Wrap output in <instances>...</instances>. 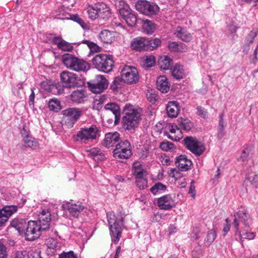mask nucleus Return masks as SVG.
I'll list each match as a JSON object with an SVG mask.
<instances>
[{
	"label": "nucleus",
	"mask_w": 258,
	"mask_h": 258,
	"mask_svg": "<svg viewBox=\"0 0 258 258\" xmlns=\"http://www.w3.org/2000/svg\"><path fill=\"white\" fill-rule=\"evenodd\" d=\"M18 211L16 205H6L0 209V227L5 226L10 217Z\"/></svg>",
	"instance_id": "dca6fc26"
},
{
	"label": "nucleus",
	"mask_w": 258,
	"mask_h": 258,
	"mask_svg": "<svg viewBox=\"0 0 258 258\" xmlns=\"http://www.w3.org/2000/svg\"><path fill=\"white\" fill-rule=\"evenodd\" d=\"M41 86L47 91L52 93L55 95H60L64 93V87L63 85L59 83H51L50 84L48 83L44 82L41 83Z\"/></svg>",
	"instance_id": "5701e85b"
},
{
	"label": "nucleus",
	"mask_w": 258,
	"mask_h": 258,
	"mask_svg": "<svg viewBox=\"0 0 258 258\" xmlns=\"http://www.w3.org/2000/svg\"><path fill=\"white\" fill-rule=\"evenodd\" d=\"M45 244L47 247L49 249L55 250L57 247H58L59 242H57V240L53 238H49L46 240Z\"/></svg>",
	"instance_id": "8fccbe9b"
},
{
	"label": "nucleus",
	"mask_w": 258,
	"mask_h": 258,
	"mask_svg": "<svg viewBox=\"0 0 258 258\" xmlns=\"http://www.w3.org/2000/svg\"><path fill=\"white\" fill-rule=\"evenodd\" d=\"M217 236L216 233L215 231L211 230H210L205 239V243L206 246H209L215 240Z\"/></svg>",
	"instance_id": "49530a36"
},
{
	"label": "nucleus",
	"mask_w": 258,
	"mask_h": 258,
	"mask_svg": "<svg viewBox=\"0 0 258 258\" xmlns=\"http://www.w3.org/2000/svg\"><path fill=\"white\" fill-rule=\"evenodd\" d=\"M92 62L95 68L104 73H109L114 67L113 56L111 55L97 54L93 58Z\"/></svg>",
	"instance_id": "7ed1b4c3"
},
{
	"label": "nucleus",
	"mask_w": 258,
	"mask_h": 258,
	"mask_svg": "<svg viewBox=\"0 0 258 258\" xmlns=\"http://www.w3.org/2000/svg\"><path fill=\"white\" fill-rule=\"evenodd\" d=\"M120 76L128 85L136 84L139 82V73L137 69L134 67L124 66L121 70Z\"/></svg>",
	"instance_id": "1a4fd4ad"
},
{
	"label": "nucleus",
	"mask_w": 258,
	"mask_h": 258,
	"mask_svg": "<svg viewBox=\"0 0 258 258\" xmlns=\"http://www.w3.org/2000/svg\"><path fill=\"white\" fill-rule=\"evenodd\" d=\"M136 185L140 189H144L147 186V180L145 178L136 180Z\"/></svg>",
	"instance_id": "680f3d73"
},
{
	"label": "nucleus",
	"mask_w": 258,
	"mask_h": 258,
	"mask_svg": "<svg viewBox=\"0 0 258 258\" xmlns=\"http://www.w3.org/2000/svg\"><path fill=\"white\" fill-rule=\"evenodd\" d=\"M77 255L73 251H70L68 252L63 251L59 255V258H77Z\"/></svg>",
	"instance_id": "052dcab7"
},
{
	"label": "nucleus",
	"mask_w": 258,
	"mask_h": 258,
	"mask_svg": "<svg viewBox=\"0 0 258 258\" xmlns=\"http://www.w3.org/2000/svg\"><path fill=\"white\" fill-rule=\"evenodd\" d=\"M148 100L152 104L155 103L158 99V95L152 91H148L146 94Z\"/></svg>",
	"instance_id": "864d4df0"
},
{
	"label": "nucleus",
	"mask_w": 258,
	"mask_h": 258,
	"mask_svg": "<svg viewBox=\"0 0 258 258\" xmlns=\"http://www.w3.org/2000/svg\"><path fill=\"white\" fill-rule=\"evenodd\" d=\"M83 13H86L88 17L92 20H95L98 18V13L97 8H95V4L94 6H88L84 9Z\"/></svg>",
	"instance_id": "a19ab883"
},
{
	"label": "nucleus",
	"mask_w": 258,
	"mask_h": 258,
	"mask_svg": "<svg viewBox=\"0 0 258 258\" xmlns=\"http://www.w3.org/2000/svg\"><path fill=\"white\" fill-rule=\"evenodd\" d=\"M250 150L248 148L242 150L240 156V160L242 161L247 160L249 158Z\"/></svg>",
	"instance_id": "e2e57ef3"
},
{
	"label": "nucleus",
	"mask_w": 258,
	"mask_h": 258,
	"mask_svg": "<svg viewBox=\"0 0 258 258\" xmlns=\"http://www.w3.org/2000/svg\"><path fill=\"white\" fill-rule=\"evenodd\" d=\"M126 84L123 80V77L117 76L114 78L113 81L110 85V88L113 92H117L118 89H121Z\"/></svg>",
	"instance_id": "f704fd0d"
},
{
	"label": "nucleus",
	"mask_w": 258,
	"mask_h": 258,
	"mask_svg": "<svg viewBox=\"0 0 258 258\" xmlns=\"http://www.w3.org/2000/svg\"><path fill=\"white\" fill-rule=\"evenodd\" d=\"M116 148L113 150L115 157L120 159H128L132 155L131 145L127 140L121 141L116 145Z\"/></svg>",
	"instance_id": "4468645a"
},
{
	"label": "nucleus",
	"mask_w": 258,
	"mask_h": 258,
	"mask_svg": "<svg viewBox=\"0 0 258 258\" xmlns=\"http://www.w3.org/2000/svg\"><path fill=\"white\" fill-rule=\"evenodd\" d=\"M257 34L255 31H251L245 38V44L249 46L250 44L252 43L254 38L256 37Z\"/></svg>",
	"instance_id": "5fc2aeb1"
},
{
	"label": "nucleus",
	"mask_w": 258,
	"mask_h": 258,
	"mask_svg": "<svg viewBox=\"0 0 258 258\" xmlns=\"http://www.w3.org/2000/svg\"><path fill=\"white\" fill-rule=\"evenodd\" d=\"M59 77L60 83L66 88L71 89L79 87V81L80 79L76 74L64 71L60 73Z\"/></svg>",
	"instance_id": "9d476101"
},
{
	"label": "nucleus",
	"mask_w": 258,
	"mask_h": 258,
	"mask_svg": "<svg viewBox=\"0 0 258 258\" xmlns=\"http://www.w3.org/2000/svg\"><path fill=\"white\" fill-rule=\"evenodd\" d=\"M172 63V60L168 56L161 57L158 61L159 67L163 70H168L170 69Z\"/></svg>",
	"instance_id": "58836bf2"
},
{
	"label": "nucleus",
	"mask_w": 258,
	"mask_h": 258,
	"mask_svg": "<svg viewBox=\"0 0 258 258\" xmlns=\"http://www.w3.org/2000/svg\"><path fill=\"white\" fill-rule=\"evenodd\" d=\"M121 125L125 131L134 133L142 119L140 109L130 103L125 105L122 110Z\"/></svg>",
	"instance_id": "f257e3e1"
},
{
	"label": "nucleus",
	"mask_w": 258,
	"mask_h": 258,
	"mask_svg": "<svg viewBox=\"0 0 258 258\" xmlns=\"http://www.w3.org/2000/svg\"><path fill=\"white\" fill-rule=\"evenodd\" d=\"M157 89L162 93H167L170 89V84L165 76H160L156 81Z\"/></svg>",
	"instance_id": "c85d7f7f"
},
{
	"label": "nucleus",
	"mask_w": 258,
	"mask_h": 258,
	"mask_svg": "<svg viewBox=\"0 0 258 258\" xmlns=\"http://www.w3.org/2000/svg\"><path fill=\"white\" fill-rule=\"evenodd\" d=\"M95 8H97L98 19L107 21L111 17V9L105 3L96 4Z\"/></svg>",
	"instance_id": "6ab92c4d"
},
{
	"label": "nucleus",
	"mask_w": 258,
	"mask_h": 258,
	"mask_svg": "<svg viewBox=\"0 0 258 258\" xmlns=\"http://www.w3.org/2000/svg\"><path fill=\"white\" fill-rule=\"evenodd\" d=\"M234 220L232 223L235 229L240 227H247L251 223V219L247 210H239L234 214Z\"/></svg>",
	"instance_id": "ddd939ff"
},
{
	"label": "nucleus",
	"mask_w": 258,
	"mask_h": 258,
	"mask_svg": "<svg viewBox=\"0 0 258 258\" xmlns=\"http://www.w3.org/2000/svg\"><path fill=\"white\" fill-rule=\"evenodd\" d=\"M182 143L197 156H200L205 150L204 144L195 137L187 136L182 141Z\"/></svg>",
	"instance_id": "423d86ee"
},
{
	"label": "nucleus",
	"mask_w": 258,
	"mask_h": 258,
	"mask_svg": "<svg viewBox=\"0 0 258 258\" xmlns=\"http://www.w3.org/2000/svg\"><path fill=\"white\" fill-rule=\"evenodd\" d=\"M146 40L148 41L147 43L148 50H154L159 46L161 43V40L157 38L151 39L146 38Z\"/></svg>",
	"instance_id": "37998d69"
},
{
	"label": "nucleus",
	"mask_w": 258,
	"mask_h": 258,
	"mask_svg": "<svg viewBox=\"0 0 258 258\" xmlns=\"http://www.w3.org/2000/svg\"><path fill=\"white\" fill-rule=\"evenodd\" d=\"M118 10L121 19L125 22L129 27H133L136 25L138 21L137 14L127 5H123Z\"/></svg>",
	"instance_id": "9b49d317"
},
{
	"label": "nucleus",
	"mask_w": 258,
	"mask_h": 258,
	"mask_svg": "<svg viewBox=\"0 0 258 258\" xmlns=\"http://www.w3.org/2000/svg\"><path fill=\"white\" fill-rule=\"evenodd\" d=\"M26 224V222L23 219H14L11 221L10 225L14 227L19 233H21L24 231L23 224Z\"/></svg>",
	"instance_id": "ea45409f"
},
{
	"label": "nucleus",
	"mask_w": 258,
	"mask_h": 258,
	"mask_svg": "<svg viewBox=\"0 0 258 258\" xmlns=\"http://www.w3.org/2000/svg\"><path fill=\"white\" fill-rule=\"evenodd\" d=\"M61 207L63 210L68 211L70 214L74 217H78L80 213V206L76 204L67 202L63 204Z\"/></svg>",
	"instance_id": "c756f323"
},
{
	"label": "nucleus",
	"mask_w": 258,
	"mask_h": 258,
	"mask_svg": "<svg viewBox=\"0 0 258 258\" xmlns=\"http://www.w3.org/2000/svg\"><path fill=\"white\" fill-rule=\"evenodd\" d=\"M7 252L5 245L0 242V258H7Z\"/></svg>",
	"instance_id": "338daca9"
},
{
	"label": "nucleus",
	"mask_w": 258,
	"mask_h": 258,
	"mask_svg": "<svg viewBox=\"0 0 258 258\" xmlns=\"http://www.w3.org/2000/svg\"><path fill=\"white\" fill-rule=\"evenodd\" d=\"M235 233L239 236L241 241L242 239L252 240L255 237L254 233L250 231L249 225H248L247 227H242L238 229H235Z\"/></svg>",
	"instance_id": "a878e982"
},
{
	"label": "nucleus",
	"mask_w": 258,
	"mask_h": 258,
	"mask_svg": "<svg viewBox=\"0 0 258 258\" xmlns=\"http://www.w3.org/2000/svg\"><path fill=\"white\" fill-rule=\"evenodd\" d=\"M168 47L171 52H182L186 50V46L181 42L169 41Z\"/></svg>",
	"instance_id": "c9c22d12"
},
{
	"label": "nucleus",
	"mask_w": 258,
	"mask_h": 258,
	"mask_svg": "<svg viewBox=\"0 0 258 258\" xmlns=\"http://www.w3.org/2000/svg\"><path fill=\"white\" fill-rule=\"evenodd\" d=\"M13 258H29V255L26 251H18L14 254Z\"/></svg>",
	"instance_id": "0e129e2a"
},
{
	"label": "nucleus",
	"mask_w": 258,
	"mask_h": 258,
	"mask_svg": "<svg viewBox=\"0 0 258 258\" xmlns=\"http://www.w3.org/2000/svg\"><path fill=\"white\" fill-rule=\"evenodd\" d=\"M53 43L56 45L57 47L63 51H70L73 48L72 45L66 41L61 37L56 36L52 39Z\"/></svg>",
	"instance_id": "cd10ccee"
},
{
	"label": "nucleus",
	"mask_w": 258,
	"mask_h": 258,
	"mask_svg": "<svg viewBox=\"0 0 258 258\" xmlns=\"http://www.w3.org/2000/svg\"><path fill=\"white\" fill-rule=\"evenodd\" d=\"M160 148L165 152L170 151L175 149L174 144L168 141L161 142L160 144Z\"/></svg>",
	"instance_id": "09e8293b"
},
{
	"label": "nucleus",
	"mask_w": 258,
	"mask_h": 258,
	"mask_svg": "<svg viewBox=\"0 0 258 258\" xmlns=\"http://www.w3.org/2000/svg\"><path fill=\"white\" fill-rule=\"evenodd\" d=\"M197 114L202 116L203 118H206L207 116V111L205 108L202 107V106H198L197 108Z\"/></svg>",
	"instance_id": "774afa93"
},
{
	"label": "nucleus",
	"mask_w": 258,
	"mask_h": 258,
	"mask_svg": "<svg viewBox=\"0 0 258 258\" xmlns=\"http://www.w3.org/2000/svg\"><path fill=\"white\" fill-rule=\"evenodd\" d=\"M155 63V58L154 56L150 55L147 56L145 59V64L148 68H151L154 66Z\"/></svg>",
	"instance_id": "bf43d9fd"
},
{
	"label": "nucleus",
	"mask_w": 258,
	"mask_h": 258,
	"mask_svg": "<svg viewBox=\"0 0 258 258\" xmlns=\"http://www.w3.org/2000/svg\"><path fill=\"white\" fill-rule=\"evenodd\" d=\"M177 122L179 130L189 131L194 126V123L187 118H179Z\"/></svg>",
	"instance_id": "72a5a7b5"
},
{
	"label": "nucleus",
	"mask_w": 258,
	"mask_h": 258,
	"mask_svg": "<svg viewBox=\"0 0 258 258\" xmlns=\"http://www.w3.org/2000/svg\"><path fill=\"white\" fill-rule=\"evenodd\" d=\"M167 187L160 182L156 183L151 188L150 191L154 195L161 193L166 190Z\"/></svg>",
	"instance_id": "79ce46f5"
},
{
	"label": "nucleus",
	"mask_w": 258,
	"mask_h": 258,
	"mask_svg": "<svg viewBox=\"0 0 258 258\" xmlns=\"http://www.w3.org/2000/svg\"><path fill=\"white\" fill-rule=\"evenodd\" d=\"M84 235L82 234V239L83 241L87 242L93 235L94 233L93 225L92 224L89 223L86 226H84V229L82 230Z\"/></svg>",
	"instance_id": "e433bc0d"
},
{
	"label": "nucleus",
	"mask_w": 258,
	"mask_h": 258,
	"mask_svg": "<svg viewBox=\"0 0 258 258\" xmlns=\"http://www.w3.org/2000/svg\"><path fill=\"white\" fill-rule=\"evenodd\" d=\"M157 206L160 209L168 210L174 207L175 203L171 195H166L158 199Z\"/></svg>",
	"instance_id": "f3484780"
},
{
	"label": "nucleus",
	"mask_w": 258,
	"mask_h": 258,
	"mask_svg": "<svg viewBox=\"0 0 258 258\" xmlns=\"http://www.w3.org/2000/svg\"><path fill=\"white\" fill-rule=\"evenodd\" d=\"M148 42L146 38L138 37L132 40L131 47L132 49L137 51H148Z\"/></svg>",
	"instance_id": "412c9836"
},
{
	"label": "nucleus",
	"mask_w": 258,
	"mask_h": 258,
	"mask_svg": "<svg viewBox=\"0 0 258 258\" xmlns=\"http://www.w3.org/2000/svg\"><path fill=\"white\" fill-rule=\"evenodd\" d=\"M85 151L88 153L89 156L93 157L97 162L102 161L105 158L104 154L98 148L86 149Z\"/></svg>",
	"instance_id": "473e14b6"
},
{
	"label": "nucleus",
	"mask_w": 258,
	"mask_h": 258,
	"mask_svg": "<svg viewBox=\"0 0 258 258\" xmlns=\"http://www.w3.org/2000/svg\"><path fill=\"white\" fill-rule=\"evenodd\" d=\"M224 113H221L219 116V124L218 126V131L219 132L218 136L220 138H222L224 134L223 133V131L224 130Z\"/></svg>",
	"instance_id": "3c124183"
},
{
	"label": "nucleus",
	"mask_w": 258,
	"mask_h": 258,
	"mask_svg": "<svg viewBox=\"0 0 258 258\" xmlns=\"http://www.w3.org/2000/svg\"><path fill=\"white\" fill-rule=\"evenodd\" d=\"M107 217L112 242L116 244L121 236L122 231L124 228L123 218H118L111 213L107 214Z\"/></svg>",
	"instance_id": "f03ea898"
},
{
	"label": "nucleus",
	"mask_w": 258,
	"mask_h": 258,
	"mask_svg": "<svg viewBox=\"0 0 258 258\" xmlns=\"http://www.w3.org/2000/svg\"><path fill=\"white\" fill-rule=\"evenodd\" d=\"M245 179L246 180H249L253 186L256 188H258V174H255L252 177L247 174Z\"/></svg>",
	"instance_id": "4d7b16f0"
},
{
	"label": "nucleus",
	"mask_w": 258,
	"mask_h": 258,
	"mask_svg": "<svg viewBox=\"0 0 258 258\" xmlns=\"http://www.w3.org/2000/svg\"><path fill=\"white\" fill-rule=\"evenodd\" d=\"M71 98L72 100L76 103H79L81 102V90L77 89L74 91L71 95Z\"/></svg>",
	"instance_id": "6e6d98bb"
},
{
	"label": "nucleus",
	"mask_w": 258,
	"mask_h": 258,
	"mask_svg": "<svg viewBox=\"0 0 258 258\" xmlns=\"http://www.w3.org/2000/svg\"><path fill=\"white\" fill-rule=\"evenodd\" d=\"M142 28L146 34H152L155 29V24L151 20H143Z\"/></svg>",
	"instance_id": "4c0bfd02"
},
{
	"label": "nucleus",
	"mask_w": 258,
	"mask_h": 258,
	"mask_svg": "<svg viewBox=\"0 0 258 258\" xmlns=\"http://www.w3.org/2000/svg\"><path fill=\"white\" fill-rule=\"evenodd\" d=\"M89 90L93 93L99 94L103 92L108 87V81L105 77L101 75L87 83Z\"/></svg>",
	"instance_id": "6e6552de"
},
{
	"label": "nucleus",
	"mask_w": 258,
	"mask_h": 258,
	"mask_svg": "<svg viewBox=\"0 0 258 258\" xmlns=\"http://www.w3.org/2000/svg\"><path fill=\"white\" fill-rule=\"evenodd\" d=\"M171 75L176 80L183 79L186 75L185 71L183 69V66L176 63L173 68L171 69Z\"/></svg>",
	"instance_id": "2f4dec72"
},
{
	"label": "nucleus",
	"mask_w": 258,
	"mask_h": 258,
	"mask_svg": "<svg viewBox=\"0 0 258 258\" xmlns=\"http://www.w3.org/2000/svg\"><path fill=\"white\" fill-rule=\"evenodd\" d=\"M61 115V124L67 126L68 128H71L81 115V110L79 108H69L62 110Z\"/></svg>",
	"instance_id": "39448f33"
},
{
	"label": "nucleus",
	"mask_w": 258,
	"mask_h": 258,
	"mask_svg": "<svg viewBox=\"0 0 258 258\" xmlns=\"http://www.w3.org/2000/svg\"><path fill=\"white\" fill-rule=\"evenodd\" d=\"M166 110L168 116L170 118L176 117L179 114L180 106L176 101H170L166 105Z\"/></svg>",
	"instance_id": "393cba45"
},
{
	"label": "nucleus",
	"mask_w": 258,
	"mask_h": 258,
	"mask_svg": "<svg viewBox=\"0 0 258 258\" xmlns=\"http://www.w3.org/2000/svg\"><path fill=\"white\" fill-rule=\"evenodd\" d=\"M62 61L64 65L71 70L80 72L81 61L77 57L70 53H65L62 56Z\"/></svg>",
	"instance_id": "2eb2a0df"
},
{
	"label": "nucleus",
	"mask_w": 258,
	"mask_h": 258,
	"mask_svg": "<svg viewBox=\"0 0 258 258\" xmlns=\"http://www.w3.org/2000/svg\"><path fill=\"white\" fill-rule=\"evenodd\" d=\"M82 43L87 45V47L84 49H87L88 48L90 52H98L99 51L100 47L96 44L89 40H83L82 41Z\"/></svg>",
	"instance_id": "de8ad7c7"
},
{
	"label": "nucleus",
	"mask_w": 258,
	"mask_h": 258,
	"mask_svg": "<svg viewBox=\"0 0 258 258\" xmlns=\"http://www.w3.org/2000/svg\"><path fill=\"white\" fill-rule=\"evenodd\" d=\"M23 141L28 147L33 150L36 149L39 146L38 141L32 136L26 138Z\"/></svg>",
	"instance_id": "a18cd8bd"
},
{
	"label": "nucleus",
	"mask_w": 258,
	"mask_h": 258,
	"mask_svg": "<svg viewBox=\"0 0 258 258\" xmlns=\"http://www.w3.org/2000/svg\"><path fill=\"white\" fill-rule=\"evenodd\" d=\"M135 168L134 175L135 176L136 179L145 178L144 176L146 173V170L138 167H135Z\"/></svg>",
	"instance_id": "603ef678"
},
{
	"label": "nucleus",
	"mask_w": 258,
	"mask_h": 258,
	"mask_svg": "<svg viewBox=\"0 0 258 258\" xmlns=\"http://www.w3.org/2000/svg\"><path fill=\"white\" fill-rule=\"evenodd\" d=\"M104 109L110 111L114 115V125L118 124L121 118L120 108L119 105L116 103L110 102L105 105Z\"/></svg>",
	"instance_id": "b1692460"
},
{
	"label": "nucleus",
	"mask_w": 258,
	"mask_h": 258,
	"mask_svg": "<svg viewBox=\"0 0 258 258\" xmlns=\"http://www.w3.org/2000/svg\"><path fill=\"white\" fill-rule=\"evenodd\" d=\"M115 32L111 31L107 29L101 31L99 34V38L101 42L103 44H111L115 39Z\"/></svg>",
	"instance_id": "bb28decb"
},
{
	"label": "nucleus",
	"mask_w": 258,
	"mask_h": 258,
	"mask_svg": "<svg viewBox=\"0 0 258 258\" xmlns=\"http://www.w3.org/2000/svg\"><path fill=\"white\" fill-rule=\"evenodd\" d=\"M135 8L140 13L150 17L156 15L160 10L155 3L146 0L138 1L135 4Z\"/></svg>",
	"instance_id": "20e7f679"
},
{
	"label": "nucleus",
	"mask_w": 258,
	"mask_h": 258,
	"mask_svg": "<svg viewBox=\"0 0 258 258\" xmlns=\"http://www.w3.org/2000/svg\"><path fill=\"white\" fill-rule=\"evenodd\" d=\"M25 230V238L28 241H34L38 238L41 232L44 231L36 221H29Z\"/></svg>",
	"instance_id": "f8f14e48"
},
{
	"label": "nucleus",
	"mask_w": 258,
	"mask_h": 258,
	"mask_svg": "<svg viewBox=\"0 0 258 258\" xmlns=\"http://www.w3.org/2000/svg\"><path fill=\"white\" fill-rule=\"evenodd\" d=\"M120 140V134L118 132L108 133L105 134L102 145L107 148H109L116 145Z\"/></svg>",
	"instance_id": "a211bd4d"
},
{
	"label": "nucleus",
	"mask_w": 258,
	"mask_h": 258,
	"mask_svg": "<svg viewBox=\"0 0 258 258\" xmlns=\"http://www.w3.org/2000/svg\"><path fill=\"white\" fill-rule=\"evenodd\" d=\"M99 133L98 128L95 125H92L89 127L82 128V145H93L97 137H100Z\"/></svg>",
	"instance_id": "0eeeda50"
},
{
	"label": "nucleus",
	"mask_w": 258,
	"mask_h": 258,
	"mask_svg": "<svg viewBox=\"0 0 258 258\" xmlns=\"http://www.w3.org/2000/svg\"><path fill=\"white\" fill-rule=\"evenodd\" d=\"M51 213L48 210H42L38 215L37 223L42 228L43 230H46L49 228V223L51 220Z\"/></svg>",
	"instance_id": "aec40b11"
},
{
	"label": "nucleus",
	"mask_w": 258,
	"mask_h": 258,
	"mask_svg": "<svg viewBox=\"0 0 258 258\" xmlns=\"http://www.w3.org/2000/svg\"><path fill=\"white\" fill-rule=\"evenodd\" d=\"M175 164L179 170L186 171L190 169L192 163L190 159L187 158L186 156L180 155L176 158Z\"/></svg>",
	"instance_id": "4be33fe9"
},
{
	"label": "nucleus",
	"mask_w": 258,
	"mask_h": 258,
	"mask_svg": "<svg viewBox=\"0 0 258 258\" xmlns=\"http://www.w3.org/2000/svg\"><path fill=\"white\" fill-rule=\"evenodd\" d=\"M169 176L174 177L176 180L180 177V172L176 168H171L168 171Z\"/></svg>",
	"instance_id": "13d9d810"
},
{
	"label": "nucleus",
	"mask_w": 258,
	"mask_h": 258,
	"mask_svg": "<svg viewBox=\"0 0 258 258\" xmlns=\"http://www.w3.org/2000/svg\"><path fill=\"white\" fill-rule=\"evenodd\" d=\"M48 108L51 111L57 112L61 109L60 101L57 99H51L48 103Z\"/></svg>",
	"instance_id": "c03bdc74"
},
{
	"label": "nucleus",
	"mask_w": 258,
	"mask_h": 258,
	"mask_svg": "<svg viewBox=\"0 0 258 258\" xmlns=\"http://www.w3.org/2000/svg\"><path fill=\"white\" fill-rule=\"evenodd\" d=\"M225 222L226 223L223 228V235L224 236L227 234L228 232L229 231L231 227V221L228 218L226 219Z\"/></svg>",
	"instance_id": "69168bd1"
},
{
	"label": "nucleus",
	"mask_w": 258,
	"mask_h": 258,
	"mask_svg": "<svg viewBox=\"0 0 258 258\" xmlns=\"http://www.w3.org/2000/svg\"><path fill=\"white\" fill-rule=\"evenodd\" d=\"M177 37L185 42H189L191 39L190 33L188 32L185 29L181 27L178 26L174 32Z\"/></svg>",
	"instance_id": "7c9ffc66"
}]
</instances>
